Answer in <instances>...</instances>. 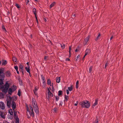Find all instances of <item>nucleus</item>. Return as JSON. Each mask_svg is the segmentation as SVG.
I'll use <instances>...</instances> for the list:
<instances>
[{
    "mask_svg": "<svg viewBox=\"0 0 123 123\" xmlns=\"http://www.w3.org/2000/svg\"><path fill=\"white\" fill-rule=\"evenodd\" d=\"M4 69L0 68V88L3 87V80L5 76L4 73Z\"/></svg>",
    "mask_w": 123,
    "mask_h": 123,
    "instance_id": "f257e3e1",
    "label": "nucleus"
},
{
    "mask_svg": "<svg viewBox=\"0 0 123 123\" xmlns=\"http://www.w3.org/2000/svg\"><path fill=\"white\" fill-rule=\"evenodd\" d=\"M79 104L81 105V107L83 108H88L90 106V104L89 102L87 100L80 102Z\"/></svg>",
    "mask_w": 123,
    "mask_h": 123,
    "instance_id": "f03ea898",
    "label": "nucleus"
},
{
    "mask_svg": "<svg viewBox=\"0 0 123 123\" xmlns=\"http://www.w3.org/2000/svg\"><path fill=\"white\" fill-rule=\"evenodd\" d=\"M9 87V84L7 82H6L5 85L4 86H3V87L0 88L2 89V92L6 93L7 92Z\"/></svg>",
    "mask_w": 123,
    "mask_h": 123,
    "instance_id": "7ed1b4c3",
    "label": "nucleus"
},
{
    "mask_svg": "<svg viewBox=\"0 0 123 123\" xmlns=\"http://www.w3.org/2000/svg\"><path fill=\"white\" fill-rule=\"evenodd\" d=\"M17 97L14 96L12 97V101L11 103V106L13 110H14L16 108V104L14 101L16 100Z\"/></svg>",
    "mask_w": 123,
    "mask_h": 123,
    "instance_id": "20e7f679",
    "label": "nucleus"
},
{
    "mask_svg": "<svg viewBox=\"0 0 123 123\" xmlns=\"http://www.w3.org/2000/svg\"><path fill=\"white\" fill-rule=\"evenodd\" d=\"M12 97H9V98L8 99V100L7 101V105L8 107L10 108L11 106V103L12 101Z\"/></svg>",
    "mask_w": 123,
    "mask_h": 123,
    "instance_id": "39448f33",
    "label": "nucleus"
},
{
    "mask_svg": "<svg viewBox=\"0 0 123 123\" xmlns=\"http://www.w3.org/2000/svg\"><path fill=\"white\" fill-rule=\"evenodd\" d=\"M13 111V112H14V118L15 119V122H16L17 121H19V118L18 117V116L17 115V111L15 110Z\"/></svg>",
    "mask_w": 123,
    "mask_h": 123,
    "instance_id": "423d86ee",
    "label": "nucleus"
},
{
    "mask_svg": "<svg viewBox=\"0 0 123 123\" xmlns=\"http://www.w3.org/2000/svg\"><path fill=\"white\" fill-rule=\"evenodd\" d=\"M32 102L33 108L37 106L35 99L33 98L32 99Z\"/></svg>",
    "mask_w": 123,
    "mask_h": 123,
    "instance_id": "0eeeda50",
    "label": "nucleus"
},
{
    "mask_svg": "<svg viewBox=\"0 0 123 123\" xmlns=\"http://www.w3.org/2000/svg\"><path fill=\"white\" fill-rule=\"evenodd\" d=\"M9 113H10V115H11V116H10V117H9L8 118L12 120L13 119V113L12 110L11 109H10L9 111Z\"/></svg>",
    "mask_w": 123,
    "mask_h": 123,
    "instance_id": "6e6552de",
    "label": "nucleus"
},
{
    "mask_svg": "<svg viewBox=\"0 0 123 123\" xmlns=\"http://www.w3.org/2000/svg\"><path fill=\"white\" fill-rule=\"evenodd\" d=\"M90 36L88 35L87 37L84 40L83 42V44L84 45L86 44L88 42L90 38Z\"/></svg>",
    "mask_w": 123,
    "mask_h": 123,
    "instance_id": "1a4fd4ad",
    "label": "nucleus"
},
{
    "mask_svg": "<svg viewBox=\"0 0 123 123\" xmlns=\"http://www.w3.org/2000/svg\"><path fill=\"white\" fill-rule=\"evenodd\" d=\"M42 80L43 81V85L44 87L46 85V80L45 78L44 77L43 74H42L41 75Z\"/></svg>",
    "mask_w": 123,
    "mask_h": 123,
    "instance_id": "9d476101",
    "label": "nucleus"
},
{
    "mask_svg": "<svg viewBox=\"0 0 123 123\" xmlns=\"http://www.w3.org/2000/svg\"><path fill=\"white\" fill-rule=\"evenodd\" d=\"M5 108V105L4 103L2 102H0V108L2 110H4Z\"/></svg>",
    "mask_w": 123,
    "mask_h": 123,
    "instance_id": "9b49d317",
    "label": "nucleus"
},
{
    "mask_svg": "<svg viewBox=\"0 0 123 123\" xmlns=\"http://www.w3.org/2000/svg\"><path fill=\"white\" fill-rule=\"evenodd\" d=\"M47 88L48 90V96L49 97L50 96L52 97H53V94L50 91L48 87H47Z\"/></svg>",
    "mask_w": 123,
    "mask_h": 123,
    "instance_id": "f8f14e48",
    "label": "nucleus"
},
{
    "mask_svg": "<svg viewBox=\"0 0 123 123\" xmlns=\"http://www.w3.org/2000/svg\"><path fill=\"white\" fill-rule=\"evenodd\" d=\"M17 79L18 80L19 83L20 85H23V82L22 80L21 79V78L20 76H18L17 78Z\"/></svg>",
    "mask_w": 123,
    "mask_h": 123,
    "instance_id": "ddd939ff",
    "label": "nucleus"
},
{
    "mask_svg": "<svg viewBox=\"0 0 123 123\" xmlns=\"http://www.w3.org/2000/svg\"><path fill=\"white\" fill-rule=\"evenodd\" d=\"M33 108L34 109V110L35 112L37 114H38L39 113V110L38 106L34 108Z\"/></svg>",
    "mask_w": 123,
    "mask_h": 123,
    "instance_id": "4468645a",
    "label": "nucleus"
},
{
    "mask_svg": "<svg viewBox=\"0 0 123 123\" xmlns=\"http://www.w3.org/2000/svg\"><path fill=\"white\" fill-rule=\"evenodd\" d=\"M91 52V50L89 49H86L85 51L86 55H87V54H89Z\"/></svg>",
    "mask_w": 123,
    "mask_h": 123,
    "instance_id": "2eb2a0df",
    "label": "nucleus"
},
{
    "mask_svg": "<svg viewBox=\"0 0 123 123\" xmlns=\"http://www.w3.org/2000/svg\"><path fill=\"white\" fill-rule=\"evenodd\" d=\"M12 89L13 91L14 92L17 89V86L14 85H13L12 87Z\"/></svg>",
    "mask_w": 123,
    "mask_h": 123,
    "instance_id": "dca6fc26",
    "label": "nucleus"
},
{
    "mask_svg": "<svg viewBox=\"0 0 123 123\" xmlns=\"http://www.w3.org/2000/svg\"><path fill=\"white\" fill-rule=\"evenodd\" d=\"M63 94L61 90H60L58 92V95L59 96H62Z\"/></svg>",
    "mask_w": 123,
    "mask_h": 123,
    "instance_id": "f3484780",
    "label": "nucleus"
},
{
    "mask_svg": "<svg viewBox=\"0 0 123 123\" xmlns=\"http://www.w3.org/2000/svg\"><path fill=\"white\" fill-rule=\"evenodd\" d=\"M13 92V91L12 90V88H10L9 89L8 91V93L10 95H11L12 93Z\"/></svg>",
    "mask_w": 123,
    "mask_h": 123,
    "instance_id": "a211bd4d",
    "label": "nucleus"
},
{
    "mask_svg": "<svg viewBox=\"0 0 123 123\" xmlns=\"http://www.w3.org/2000/svg\"><path fill=\"white\" fill-rule=\"evenodd\" d=\"M6 76L7 77H9L10 76L11 74L9 71H8L6 72Z\"/></svg>",
    "mask_w": 123,
    "mask_h": 123,
    "instance_id": "6ab92c4d",
    "label": "nucleus"
},
{
    "mask_svg": "<svg viewBox=\"0 0 123 123\" xmlns=\"http://www.w3.org/2000/svg\"><path fill=\"white\" fill-rule=\"evenodd\" d=\"M60 77H57L56 78V81L57 83H59L60 82Z\"/></svg>",
    "mask_w": 123,
    "mask_h": 123,
    "instance_id": "aec40b11",
    "label": "nucleus"
},
{
    "mask_svg": "<svg viewBox=\"0 0 123 123\" xmlns=\"http://www.w3.org/2000/svg\"><path fill=\"white\" fill-rule=\"evenodd\" d=\"M7 62L6 61H2V65H6L7 64Z\"/></svg>",
    "mask_w": 123,
    "mask_h": 123,
    "instance_id": "412c9836",
    "label": "nucleus"
},
{
    "mask_svg": "<svg viewBox=\"0 0 123 123\" xmlns=\"http://www.w3.org/2000/svg\"><path fill=\"white\" fill-rule=\"evenodd\" d=\"M47 83L48 85H50V86H51V81L50 79H48L47 80Z\"/></svg>",
    "mask_w": 123,
    "mask_h": 123,
    "instance_id": "4be33fe9",
    "label": "nucleus"
},
{
    "mask_svg": "<svg viewBox=\"0 0 123 123\" xmlns=\"http://www.w3.org/2000/svg\"><path fill=\"white\" fill-rule=\"evenodd\" d=\"M30 68H28L27 67H26L25 68V69L27 71V72H28L29 74H30Z\"/></svg>",
    "mask_w": 123,
    "mask_h": 123,
    "instance_id": "5701e85b",
    "label": "nucleus"
},
{
    "mask_svg": "<svg viewBox=\"0 0 123 123\" xmlns=\"http://www.w3.org/2000/svg\"><path fill=\"white\" fill-rule=\"evenodd\" d=\"M0 116L1 117L3 118H5V116L4 114V113L1 112V113L0 114Z\"/></svg>",
    "mask_w": 123,
    "mask_h": 123,
    "instance_id": "b1692460",
    "label": "nucleus"
},
{
    "mask_svg": "<svg viewBox=\"0 0 123 123\" xmlns=\"http://www.w3.org/2000/svg\"><path fill=\"white\" fill-rule=\"evenodd\" d=\"M32 12H33V13L35 15H36V9L35 8H34L32 10Z\"/></svg>",
    "mask_w": 123,
    "mask_h": 123,
    "instance_id": "393cba45",
    "label": "nucleus"
},
{
    "mask_svg": "<svg viewBox=\"0 0 123 123\" xmlns=\"http://www.w3.org/2000/svg\"><path fill=\"white\" fill-rule=\"evenodd\" d=\"M19 70L23 69L24 67L22 65L20 64L19 66Z\"/></svg>",
    "mask_w": 123,
    "mask_h": 123,
    "instance_id": "a878e982",
    "label": "nucleus"
},
{
    "mask_svg": "<svg viewBox=\"0 0 123 123\" xmlns=\"http://www.w3.org/2000/svg\"><path fill=\"white\" fill-rule=\"evenodd\" d=\"M64 98L66 102L67 101L68 99V96L66 95H65V96Z\"/></svg>",
    "mask_w": 123,
    "mask_h": 123,
    "instance_id": "bb28decb",
    "label": "nucleus"
},
{
    "mask_svg": "<svg viewBox=\"0 0 123 123\" xmlns=\"http://www.w3.org/2000/svg\"><path fill=\"white\" fill-rule=\"evenodd\" d=\"M12 60L13 62H17V59L15 57H13L12 58Z\"/></svg>",
    "mask_w": 123,
    "mask_h": 123,
    "instance_id": "cd10ccee",
    "label": "nucleus"
},
{
    "mask_svg": "<svg viewBox=\"0 0 123 123\" xmlns=\"http://www.w3.org/2000/svg\"><path fill=\"white\" fill-rule=\"evenodd\" d=\"M30 115V116H31L33 117H34V114L33 111H31V112L29 113Z\"/></svg>",
    "mask_w": 123,
    "mask_h": 123,
    "instance_id": "c85d7f7f",
    "label": "nucleus"
},
{
    "mask_svg": "<svg viewBox=\"0 0 123 123\" xmlns=\"http://www.w3.org/2000/svg\"><path fill=\"white\" fill-rule=\"evenodd\" d=\"M55 2H54L52 3L50 6V8H51L52 7H53L55 5Z\"/></svg>",
    "mask_w": 123,
    "mask_h": 123,
    "instance_id": "c756f323",
    "label": "nucleus"
},
{
    "mask_svg": "<svg viewBox=\"0 0 123 123\" xmlns=\"http://www.w3.org/2000/svg\"><path fill=\"white\" fill-rule=\"evenodd\" d=\"M100 36V33H99L98 35L97 36V37L95 39V40L96 41H97L98 40V39L99 38Z\"/></svg>",
    "mask_w": 123,
    "mask_h": 123,
    "instance_id": "7c9ffc66",
    "label": "nucleus"
},
{
    "mask_svg": "<svg viewBox=\"0 0 123 123\" xmlns=\"http://www.w3.org/2000/svg\"><path fill=\"white\" fill-rule=\"evenodd\" d=\"M61 47L62 49H64L65 47V45L64 44H61Z\"/></svg>",
    "mask_w": 123,
    "mask_h": 123,
    "instance_id": "2f4dec72",
    "label": "nucleus"
},
{
    "mask_svg": "<svg viewBox=\"0 0 123 123\" xmlns=\"http://www.w3.org/2000/svg\"><path fill=\"white\" fill-rule=\"evenodd\" d=\"M92 66H91L89 68V73H91L92 72Z\"/></svg>",
    "mask_w": 123,
    "mask_h": 123,
    "instance_id": "473e14b6",
    "label": "nucleus"
},
{
    "mask_svg": "<svg viewBox=\"0 0 123 123\" xmlns=\"http://www.w3.org/2000/svg\"><path fill=\"white\" fill-rule=\"evenodd\" d=\"M68 90L70 91H72L73 90V88L72 87V86H71V87H68Z\"/></svg>",
    "mask_w": 123,
    "mask_h": 123,
    "instance_id": "72a5a7b5",
    "label": "nucleus"
},
{
    "mask_svg": "<svg viewBox=\"0 0 123 123\" xmlns=\"http://www.w3.org/2000/svg\"><path fill=\"white\" fill-rule=\"evenodd\" d=\"M15 6L18 8H19L20 7V6L17 3L16 4Z\"/></svg>",
    "mask_w": 123,
    "mask_h": 123,
    "instance_id": "f704fd0d",
    "label": "nucleus"
},
{
    "mask_svg": "<svg viewBox=\"0 0 123 123\" xmlns=\"http://www.w3.org/2000/svg\"><path fill=\"white\" fill-rule=\"evenodd\" d=\"M55 98L56 101H58L59 99V97L58 96H56Z\"/></svg>",
    "mask_w": 123,
    "mask_h": 123,
    "instance_id": "c9c22d12",
    "label": "nucleus"
},
{
    "mask_svg": "<svg viewBox=\"0 0 123 123\" xmlns=\"http://www.w3.org/2000/svg\"><path fill=\"white\" fill-rule=\"evenodd\" d=\"M57 110V109L56 107H55L53 109V111L55 112H56Z\"/></svg>",
    "mask_w": 123,
    "mask_h": 123,
    "instance_id": "e433bc0d",
    "label": "nucleus"
},
{
    "mask_svg": "<svg viewBox=\"0 0 123 123\" xmlns=\"http://www.w3.org/2000/svg\"><path fill=\"white\" fill-rule=\"evenodd\" d=\"M18 95L19 96H21V92L20 90H19L18 91Z\"/></svg>",
    "mask_w": 123,
    "mask_h": 123,
    "instance_id": "4c0bfd02",
    "label": "nucleus"
},
{
    "mask_svg": "<svg viewBox=\"0 0 123 123\" xmlns=\"http://www.w3.org/2000/svg\"><path fill=\"white\" fill-rule=\"evenodd\" d=\"M98 104L96 103L95 102L93 104V105L92 106V107H94L95 106L97 105Z\"/></svg>",
    "mask_w": 123,
    "mask_h": 123,
    "instance_id": "58836bf2",
    "label": "nucleus"
},
{
    "mask_svg": "<svg viewBox=\"0 0 123 123\" xmlns=\"http://www.w3.org/2000/svg\"><path fill=\"white\" fill-rule=\"evenodd\" d=\"M2 29L3 30H4L5 31H6V30L5 29V27L4 25H2Z\"/></svg>",
    "mask_w": 123,
    "mask_h": 123,
    "instance_id": "ea45409f",
    "label": "nucleus"
},
{
    "mask_svg": "<svg viewBox=\"0 0 123 123\" xmlns=\"http://www.w3.org/2000/svg\"><path fill=\"white\" fill-rule=\"evenodd\" d=\"M30 107V109L31 110V111H33V108L31 105L30 106H29Z\"/></svg>",
    "mask_w": 123,
    "mask_h": 123,
    "instance_id": "a19ab883",
    "label": "nucleus"
},
{
    "mask_svg": "<svg viewBox=\"0 0 123 123\" xmlns=\"http://www.w3.org/2000/svg\"><path fill=\"white\" fill-rule=\"evenodd\" d=\"M98 119L96 118V120L95 121L94 123H98Z\"/></svg>",
    "mask_w": 123,
    "mask_h": 123,
    "instance_id": "79ce46f5",
    "label": "nucleus"
},
{
    "mask_svg": "<svg viewBox=\"0 0 123 123\" xmlns=\"http://www.w3.org/2000/svg\"><path fill=\"white\" fill-rule=\"evenodd\" d=\"M98 98H96L95 100V102L97 103V104H98Z\"/></svg>",
    "mask_w": 123,
    "mask_h": 123,
    "instance_id": "37998d69",
    "label": "nucleus"
},
{
    "mask_svg": "<svg viewBox=\"0 0 123 123\" xmlns=\"http://www.w3.org/2000/svg\"><path fill=\"white\" fill-rule=\"evenodd\" d=\"M48 57V56H45L44 57V60L45 61H46L47 60V58Z\"/></svg>",
    "mask_w": 123,
    "mask_h": 123,
    "instance_id": "c03bdc74",
    "label": "nucleus"
},
{
    "mask_svg": "<svg viewBox=\"0 0 123 123\" xmlns=\"http://www.w3.org/2000/svg\"><path fill=\"white\" fill-rule=\"evenodd\" d=\"M14 68L16 70H17L18 69V66H15L14 67Z\"/></svg>",
    "mask_w": 123,
    "mask_h": 123,
    "instance_id": "a18cd8bd",
    "label": "nucleus"
},
{
    "mask_svg": "<svg viewBox=\"0 0 123 123\" xmlns=\"http://www.w3.org/2000/svg\"><path fill=\"white\" fill-rule=\"evenodd\" d=\"M71 46H69V54H70V55H71Z\"/></svg>",
    "mask_w": 123,
    "mask_h": 123,
    "instance_id": "49530a36",
    "label": "nucleus"
},
{
    "mask_svg": "<svg viewBox=\"0 0 123 123\" xmlns=\"http://www.w3.org/2000/svg\"><path fill=\"white\" fill-rule=\"evenodd\" d=\"M80 56V55H78L76 57V60L77 61V60L79 58Z\"/></svg>",
    "mask_w": 123,
    "mask_h": 123,
    "instance_id": "de8ad7c7",
    "label": "nucleus"
},
{
    "mask_svg": "<svg viewBox=\"0 0 123 123\" xmlns=\"http://www.w3.org/2000/svg\"><path fill=\"white\" fill-rule=\"evenodd\" d=\"M65 60L66 61H70V59L68 58H66Z\"/></svg>",
    "mask_w": 123,
    "mask_h": 123,
    "instance_id": "09e8293b",
    "label": "nucleus"
},
{
    "mask_svg": "<svg viewBox=\"0 0 123 123\" xmlns=\"http://www.w3.org/2000/svg\"><path fill=\"white\" fill-rule=\"evenodd\" d=\"M26 64L27 66V67L28 68H30V66L29 65V62H27L26 63Z\"/></svg>",
    "mask_w": 123,
    "mask_h": 123,
    "instance_id": "8fccbe9b",
    "label": "nucleus"
},
{
    "mask_svg": "<svg viewBox=\"0 0 123 123\" xmlns=\"http://www.w3.org/2000/svg\"><path fill=\"white\" fill-rule=\"evenodd\" d=\"M108 63H107V62L105 64V68H106L107 66L108 65Z\"/></svg>",
    "mask_w": 123,
    "mask_h": 123,
    "instance_id": "3c124183",
    "label": "nucleus"
},
{
    "mask_svg": "<svg viewBox=\"0 0 123 123\" xmlns=\"http://www.w3.org/2000/svg\"><path fill=\"white\" fill-rule=\"evenodd\" d=\"M75 14H74L72 15V18H75Z\"/></svg>",
    "mask_w": 123,
    "mask_h": 123,
    "instance_id": "603ef678",
    "label": "nucleus"
},
{
    "mask_svg": "<svg viewBox=\"0 0 123 123\" xmlns=\"http://www.w3.org/2000/svg\"><path fill=\"white\" fill-rule=\"evenodd\" d=\"M38 90V89L37 88H36V87H35V88L34 90H33V91H37Z\"/></svg>",
    "mask_w": 123,
    "mask_h": 123,
    "instance_id": "864d4df0",
    "label": "nucleus"
},
{
    "mask_svg": "<svg viewBox=\"0 0 123 123\" xmlns=\"http://www.w3.org/2000/svg\"><path fill=\"white\" fill-rule=\"evenodd\" d=\"M27 111H28L29 113L30 112V111H29V109L28 107L27 108Z\"/></svg>",
    "mask_w": 123,
    "mask_h": 123,
    "instance_id": "5fc2aeb1",
    "label": "nucleus"
},
{
    "mask_svg": "<svg viewBox=\"0 0 123 123\" xmlns=\"http://www.w3.org/2000/svg\"><path fill=\"white\" fill-rule=\"evenodd\" d=\"M34 91V93L35 94V95H37V93L36 92V91Z\"/></svg>",
    "mask_w": 123,
    "mask_h": 123,
    "instance_id": "6e6d98bb",
    "label": "nucleus"
},
{
    "mask_svg": "<svg viewBox=\"0 0 123 123\" xmlns=\"http://www.w3.org/2000/svg\"><path fill=\"white\" fill-rule=\"evenodd\" d=\"M19 71H20V72H23L24 71V70H23V69H20V70H19Z\"/></svg>",
    "mask_w": 123,
    "mask_h": 123,
    "instance_id": "4d7b16f0",
    "label": "nucleus"
},
{
    "mask_svg": "<svg viewBox=\"0 0 123 123\" xmlns=\"http://www.w3.org/2000/svg\"><path fill=\"white\" fill-rule=\"evenodd\" d=\"M66 92H67V94H69V92L68 91V90L67 89L66 90Z\"/></svg>",
    "mask_w": 123,
    "mask_h": 123,
    "instance_id": "13d9d810",
    "label": "nucleus"
},
{
    "mask_svg": "<svg viewBox=\"0 0 123 123\" xmlns=\"http://www.w3.org/2000/svg\"><path fill=\"white\" fill-rule=\"evenodd\" d=\"M79 83L78 80H77L76 82V85H78L79 84Z\"/></svg>",
    "mask_w": 123,
    "mask_h": 123,
    "instance_id": "bf43d9fd",
    "label": "nucleus"
},
{
    "mask_svg": "<svg viewBox=\"0 0 123 123\" xmlns=\"http://www.w3.org/2000/svg\"><path fill=\"white\" fill-rule=\"evenodd\" d=\"M16 71H17V73L18 74H19V71H18V69H17V70H16Z\"/></svg>",
    "mask_w": 123,
    "mask_h": 123,
    "instance_id": "052dcab7",
    "label": "nucleus"
},
{
    "mask_svg": "<svg viewBox=\"0 0 123 123\" xmlns=\"http://www.w3.org/2000/svg\"><path fill=\"white\" fill-rule=\"evenodd\" d=\"M78 104V101H77L76 103H75L74 104V105L75 106H77V105Z\"/></svg>",
    "mask_w": 123,
    "mask_h": 123,
    "instance_id": "680f3d73",
    "label": "nucleus"
},
{
    "mask_svg": "<svg viewBox=\"0 0 123 123\" xmlns=\"http://www.w3.org/2000/svg\"><path fill=\"white\" fill-rule=\"evenodd\" d=\"M35 16L36 18V20L37 21V23H38L37 19V17L36 15H35Z\"/></svg>",
    "mask_w": 123,
    "mask_h": 123,
    "instance_id": "e2e57ef3",
    "label": "nucleus"
},
{
    "mask_svg": "<svg viewBox=\"0 0 123 123\" xmlns=\"http://www.w3.org/2000/svg\"><path fill=\"white\" fill-rule=\"evenodd\" d=\"M27 1V2L26 3V4L27 5V4L29 2V0H26Z\"/></svg>",
    "mask_w": 123,
    "mask_h": 123,
    "instance_id": "0e129e2a",
    "label": "nucleus"
},
{
    "mask_svg": "<svg viewBox=\"0 0 123 123\" xmlns=\"http://www.w3.org/2000/svg\"><path fill=\"white\" fill-rule=\"evenodd\" d=\"M27 118L29 119V118H30V117H31L29 115H27Z\"/></svg>",
    "mask_w": 123,
    "mask_h": 123,
    "instance_id": "69168bd1",
    "label": "nucleus"
},
{
    "mask_svg": "<svg viewBox=\"0 0 123 123\" xmlns=\"http://www.w3.org/2000/svg\"><path fill=\"white\" fill-rule=\"evenodd\" d=\"M79 51V50L78 49H76L75 50V51L76 52H77L78 51Z\"/></svg>",
    "mask_w": 123,
    "mask_h": 123,
    "instance_id": "338daca9",
    "label": "nucleus"
},
{
    "mask_svg": "<svg viewBox=\"0 0 123 123\" xmlns=\"http://www.w3.org/2000/svg\"><path fill=\"white\" fill-rule=\"evenodd\" d=\"M19 121H17L16 122H15V123H19Z\"/></svg>",
    "mask_w": 123,
    "mask_h": 123,
    "instance_id": "774afa93",
    "label": "nucleus"
}]
</instances>
